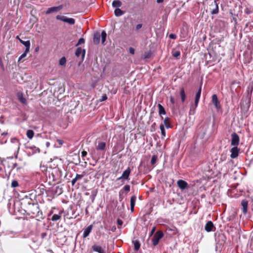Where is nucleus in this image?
<instances>
[{
  "instance_id": "f257e3e1",
  "label": "nucleus",
  "mask_w": 253,
  "mask_h": 253,
  "mask_svg": "<svg viewBox=\"0 0 253 253\" xmlns=\"http://www.w3.org/2000/svg\"><path fill=\"white\" fill-rule=\"evenodd\" d=\"M26 211L29 215L32 217H35L38 216L40 212L39 206L38 204L28 203Z\"/></svg>"
},
{
  "instance_id": "f03ea898",
  "label": "nucleus",
  "mask_w": 253,
  "mask_h": 253,
  "mask_svg": "<svg viewBox=\"0 0 253 253\" xmlns=\"http://www.w3.org/2000/svg\"><path fill=\"white\" fill-rule=\"evenodd\" d=\"M130 172L131 169L128 167L125 171H124L121 176L118 177L117 179V180H121L123 184H124L125 180H128L129 179V176L130 175Z\"/></svg>"
},
{
  "instance_id": "7ed1b4c3",
  "label": "nucleus",
  "mask_w": 253,
  "mask_h": 253,
  "mask_svg": "<svg viewBox=\"0 0 253 253\" xmlns=\"http://www.w3.org/2000/svg\"><path fill=\"white\" fill-rule=\"evenodd\" d=\"M163 236L164 234L162 231H158L153 237L152 240L153 245L154 246L157 245L160 240L163 238Z\"/></svg>"
},
{
  "instance_id": "20e7f679",
  "label": "nucleus",
  "mask_w": 253,
  "mask_h": 253,
  "mask_svg": "<svg viewBox=\"0 0 253 253\" xmlns=\"http://www.w3.org/2000/svg\"><path fill=\"white\" fill-rule=\"evenodd\" d=\"M56 19L58 20H60L63 22L67 23L70 25H73L75 23V20L74 19L72 18H67L65 16H57Z\"/></svg>"
},
{
  "instance_id": "39448f33",
  "label": "nucleus",
  "mask_w": 253,
  "mask_h": 253,
  "mask_svg": "<svg viewBox=\"0 0 253 253\" xmlns=\"http://www.w3.org/2000/svg\"><path fill=\"white\" fill-rule=\"evenodd\" d=\"M211 12L212 14H216L218 12V3L216 0L212 1L210 4Z\"/></svg>"
},
{
  "instance_id": "423d86ee",
  "label": "nucleus",
  "mask_w": 253,
  "mask_h": 253,
  "mask_svg": "<svg viewBox=\"0 0 253 253\" xmlns=\"http://www.w3.org/2000/svg\"><path fill=\"white\" fill-rule=\"evenodd\" d=\"M239 143V137L238 134L235 132L231 134V144L234 146H238Z\"/></svg>"
},
{
  "instance_id": "0eeeda50",
  "label": "nucleus",
  "mask_w": 253,
  "mask_h": 253,
  "mask_svg": "<svg viewBox=\"0 0 253 253\" xmlns=\"http://www.w3.org/2000/svg\"><path fill=\"white\" fill-rule=\"evenodd\" d=\"M63 7L62 5H60L58 6H54V7H51L50 8H48L46 11L45 12V13L46 14H48L51 13L53 12H57L58 11L60 10Z\"/></svg>"
},
{
  "instance_id": "6e6552de",
  "label": "nucleus",
  "mask_w": 253,
  "mask_h": 253,
  "mask_svg": "<svg viewBox=\"0 0 253 253\" xmlns=\"http://www.w3.org/2000/svg\"><path fill=\"white\" fill-rule=\"evenodd\" d=\"M239 149L237 146H234L230 150L231 155L230 157L232 159L236 158L239 154Z\"/></svg>"
},
{
  "instance_id": "1a4fd4ad",
  "label": "nucleus",
  "mask_w": 253,
  "mask_h": 253,
  "mask_svg": "<svg viewBox=\"0 0 253 253\" xmlns=\"http://www.w3.org/2000/svg\"><path fill=\"white\" fill-rule=\"evenodd\" d=\"M201 91H202V84L200 85V87L196 94L195 98V107H197L198 106V104L200 98V96H201Z\"/></svg>"
},
{
  "instance_id": "9d476101",
  "label": "nucleus",
  "mask_w": 253,
  "mask_h": 253,
  "mask_svg": "<svg viewBox=\"0 0 253 253\" xmlns=\"http://www.w3.org/2000/svg\"><path fill=\"white\" fill-rule=\"evenodd\" d=\"M177 183L178 187L182 190L188 188V183L184 180H179Z\"/></svg>"
},
{
  "instance_id": "9b49d317",
  "label": "nucleus",
  "mask_w": 253,
  "mask_h": 253,
  "mask_svg": "<svg viewBox=\"0 0 253 253\" xmlns=\"http://www.w3.org/2000/svg\"><path fill=\"white\" fill-rule=\"evenodd\" d=\"M212 102L215 105L217 109L220 108V103L218 100L217 96L216 94H213L212 96Z\"/></svg>"
},
{
  "instance_id": "f8f14e48",
  "label": "nucleus",
  "mask_w": 253,
  "mask_h": 253,
  "mask_svg": "<svg viewBox=\"0 0 253 253\" xmlns=\"http://www.w3.org/2000/svg\"><path fill=\"white\" fill-rule=\"evenodd\" d=\"M92 228H93V225H90L89 226H88L87 227H86V228H85L84 229V233H83V237L84 238L87 237L89 235V234H90V233L91 232V231L92 229Z\"/></svg>"
},
{
  "instance_id": "ddd939ff",
  "label": "nucleus",
  "mask_w": 253,
  "mask_h": 253,
  "mask_svg": "<svg viewBox=\"0 0 253 253\" xmlns=\"http://www.w3.org/2000/svg\"><path fill=\"white\" fill-rule=\"evenodd\" d=\"M19 42L25 46L26 48L25 50H26V52H29L31 45L30 41H24L21 39H19Z\"/></svg>"
},
{
  "instance_id": "4468645a",
  "label": "nucleus",
  "mask_w": 253,
  "mask_h": 253,
  "mask_svg": "<svg viewBox=\"0 0 253 253\" xmlns=\"http://www.w3.org/2000/svg\"><path fill=\"white\" fill-rule=\"evenodd\" d=\"M214 227L213 223L211 221H209L207 222L205 229L206 231L209 232L212 231V228Z\"/></svg>"
},
{
  "instance_id": "2eb2a0df",
  "label": "nucleus",
  "mask_w": 253,
  "mask_h": 253,
  "mask_svg": "<svg viewBox=\"0 0 253 253\" xmlns=\"http://www.w3.org/2000/svg\"><path fill=\"white\" fill-rule=\"evenodd\" d=\"M92 250L93 251L98 253H105L102 248L100 246L94 245L92 246Z\"/></svg>"
},
{
  "instance_id": "dca6fc26",
  "label": "nucleus",
  "mask_w": 253,
  "mask_h": 253,
  "mask_svg": "<svg viewBox=\"0 0 253 253\" xmlns=\"http://www.w3.org/2000/svg\"><path fill=\"white\" fill-rule=\"evenodd\" d=\"M106 147V143L105 142L99 141L96 145V149L98 150L103 151Z\"/></svg>"
},
{
  "instance_id": "f3484780",
  "label": "nucleus",
  "mask_w": 253,
  "mask_h": 253,
  "mask_svg": "<svg viewBox=\"0 0 253 253\" xmlns=\"http://www.w3.org/2000/svg\"><path fill=\"white\" fill-rule=\"evenodd\" d=\"M248 202L246 200H243L241 202V206L242 207V210L244 213H246L248 210Z\"/></svg>"
},
{
  "instance_id": "a211bd4d",
  "label": "nucleus",
  "mask_w": 253,
  "mask_h": 253,
  "mask_svg": "<svg viewBox=\"0 0 253 253\" xmlns=\"http://www.w3.org/2000/svg\"><path fill=\"white\" fill-rule=\"evenodd\" d=\"M75 54L77 57H79L81 54L83 57H84L85 55V50H82L81 47H79L77 49Z\"/></svg>"
},
{
  "instance_id": "6ab92c4d",
  "label": "nucleus",
  "mask_w": 253,
  "mask_h": 253,
  "mask_svg": "<svg viewBox=\"0 0 253 253\" xmlns=\"http://www.w3.org/2000/svg\"><path fill=\"white\" fill-rule=\"evenodd\" d=\"M136 200V197L135 196H132L130 198V210L131 212H133L134 211Z\"/></svg>"
},
{
  "instance_id": "aec40b11",
  "label": "nucleus",
  "mask_w": 253,
  "mask_h": 253,
  "mask_svg": "<svg viewBox=\"0 0 253 253\" xmlns=\"http://www.w3.org/2000/svg\"><path fill=\"white\" fill-rule=\"evenodd\" d=\"M100 35L99 33H96L94 35L93 42L94 44H98L100 42Z\"/></svg>"
},
{
  "instance_id": "412c9836",
  "label": "nucleus",
  "mask_w": 253,
  "mask_h": 253,
  "mask_svg": "<svg viewBox=\"0 0 253 253\" xmlns=\"http://www.w3.org/2000/svg\"><path fill=\"white\" fill-rule=\"evenodd\" d=\"M18 100L23 104H26L27 102L26 99L23 97L22 93H18L17 94Z\"/></svg>"
},
{
  "instance_id": "4be33fe9",
  "label": "nucleus",
  "mask_w": 253,
  "mask_h": 253,
  "mask_svg": "<svg viewBox=\"0 0 253 253\" xmlns=\"http://www.w3.org/2000/svg\"><path fill=\"white\" fill-rule=\"evenodd\" d=\"M159 113L160 115H165L166 112L164 107L160 104H158Z\"/></svg>"
},
{
  "instance_id": "5701e85b",
  "label": "nucleus",
  "mask_w": 253,
  "mask_h": 253,
  "mask_svg": "<svg viewBox=\"0 0 253 253\" xmlns=\"http://www.w3.org/2000/svg\"><path fill=\"white\" fill-rule=\"evenodd\" d=\"M122 4V2L120 0H115L112 2V6L118 8L121 6Z\"/></svg>"
},
{
  "instance_id": "b1692460",
  "label": "nucleus",
  "mask_w": 253,
  "mask_h": 253,
  "mask_svg": "<svg viewBox=\"0 0 253 253\" xmlns=\"http://www.w3.org/2000/svg\"><path fill=\"white\" fill-rule=\"evenodd\" d=\"M180 94L181 98V101L182 102H184L186 99V94L183 88H180Z\"/></svg>"
},
{
  "instance_id": "393cba45",
  "label": "nucleus",
  "mask_w": 253,
  "mask_h": 253,
  "mask_svg": "<svg viewBox=\"0 0 253 253\" xmlns=\"http://www.w3.org/2000/svg\"><path fill=\"white\" fill-rule=\"evenodd\" d=\"M114 13L116 16H120L124 14V12L121 9L118 8L115 10Z\"/></svg>"
},
{
  "instance_id": "a878e982",
  "label": "nucleus",
  "mask_w": 253,
  "mask_h": 253,
  "mask_svg": "<svg viewBox=\"0 0 253 253\" xmlns=\"http://www.w3.org/2000/svg\"><path fill=\"white\" fill-rule=\"evenodd\" d=\"M160 128L161 131V134H162V138L164 139V137L166 135V131H165V129L164 125L163 124H161L160 125Z\"/></svg>"
},
{
  "instance_id": "bb28decb",
  "label": "nucleus",
  "mask_w": 253,
  "mask_h": 253,
  "mask_svg": "<svg viewBox=\"0 0 253 253\" xmlns=\"http://www.w3.org/2000/svg\"><path fill=\"white\" fill-rule=\"evenodd\" d=\"M34 135V132L32 130L29 129L27 131L26 135L29 139H32Z\"/></svg>"
},
{
  "instance_id": "cd10ccee",
  "label": "nucleus",
  "mask_w": 253,
  "mask_h": 253,
  "mask_svg": "<svg viewBox=\"0 0 253 253\" xmlns=\"http://www.w3.org/2000/svg\"><path fill=\"white\" fill-rule=\"evenodd\" d=\"M164 125H165L167 128L170 127V122L169 118L167 117L164 119Z\"/></svg>"
},
{
  "instance_id": "c85d7f7f",
  "label": "nucleus",
  "mask_w": 253,
  "mask_h": 253,
  "mask_svg": "<svg viewBox=\"0 0 253 253\" xmlns=\"http://www.w3.org/2000/svg\"><path fill=\"white\" fill-rule=\"evenodd\" d=\"M133 243L134 244V249L137 251H138L140 247L139 242L138 240H135L133 241Z\"/></svg>"
},
{
  "instance_id": "c756f323",
  "label": "nucleus",
  "mask_w": 253,
  "mask_h": 253,
  "mask_svg": "<svg viewBox=\"0 0 253 253\" xmlns=\"http://www.w3.org/2000/svg\"><path fill=\"white\" fill-rule=\"evenodd\" d=\"M101 36L102 43L104 44L105 41H106V36H107V34H106L105 31H103L102 32Z\"/></svg>"
},
{
  "instance_id": "7c9ffc66",
  "label": "nucleus",
  "mask_w": 253,
  "mask_h": 253,
  "mask_svg": "<svg viewBox=\"0 0 253 253\" xmlns=\"http://www.w3.org/2000/svg\"><path fill=\"white\" fill-rule=\"evenodd\" d=\"M61 217V216L60 214H54L51 217V220L53 221H55L60 219Z\"/></svg>"
},
{
  "instance_id": "2f4dec72",
  "label": "nucleus",
  "mask_w": 253,
  "mask_h": 253,
  "mask_svg": "<svg viewBox=\"0 0 253 253\" xmlns=\"http://www.w3.org/2000/svg\"><path fill=\"white\" fill-rule=\"evenodd\" d=\"M11 141L12 143H15L18 147V149H19L20 143L17 139H16V138H13L11 139Z\"/></svg>"
},
{
  "instance_id": "473e14b6",
  "label": "nucleus",
  "mask_w": 253,
  "mask_h": 253,
  "mask_svg": "<svg viewBox=\"0 0 253 253\" xmlns=\"http://www.w3.org/2000/svg\"><path fill=\"white\" fill-rule=\"evenodd\" d=\"M172 54L174 57L178 58L180 55V52L177 50H173L172 52Z\"/></svg>"
},
{
  "instance_id": "72a5a7b5",
  "label": "nucleus",
  "mask_w": 253,
  "mask_h": 253,
  "mask_svg": "<svg viewBox=\"0 0 253 253\" xmlns=\"http://www.w3.org/2000/svg\"><path fill=\"white\" fill-rule=\"evenodd\" d=\"M66 63V59L65 57H62L59 60V64L61 66L65 65Z\"/></svg>"
},
{
  "instance_id": "f704fd0d",
  "label": "nucleus",
  "mask_w": 253,
  "mask_h": 253,
  "mask_svg": "<svg viewBox=\"0 0 253 253\" xmlns=\"http://www.w3.org/2000/svg\"><path fill=\"white\" fill-rule=\"evenodd\" d=\"M28 52H26V50H25L24 53L19 57L18 62H20L23 58L27 56V54Z\"/></svg>"
},
{
  "instance_id": "c9c22d12",
  "label": "nucleus",
  "mask_w": 253,
  "mask_h": 253,
  "mask_svg": "<svg viewBox=\"0 0 253 253\" xmlns=\"http://www.w3.org/2000/svg\"><path fill=\"white\" fill-rule=\"evenodd\" d=\"M19 186V184L17 181L13 180L11 182V187H16Z\"/></svg>"
},
{
  "instance_id": "e433bc0d",
  "label": "nucleus",
  "mask_w": 253,
  "mask_h": 253,
  "mask_svg": "<svg viewBox=\"0 0 253 253\" xmlns=\"http://www.w3.org/2000/svg\"><path fill=\"white\" fill-rule=\"evenodd\" d=\"M124 191H125L127 192H129L130 191V186L128 185H126L124 188L123 189H122Z\"/></svg>"
},
{
  "instance_id": "4c0bfd02",
  "label": "nucleus",
  "mask_w": 253,
  "mask_h": 253,
  "mask_svg": "<svg viewBox=\"0 0 253 253\" xmlns=\"http://www.w3.org/2000/svg\"><path fill=\"white\" fill-rule=\"evenodd\" d=\"M123 190H121L119 191V200H120V201H122L124 199V197L123 196Z\"/></svg>"
},
{
  "instance_id": "58836bf2",
  "label": "nucleus",
  "mask_w": 253,
  "mask_h": 253,
  "mask_svg": "<svg viewBox=\"0 0 253 253\" xmlns=\"http://www.w3.org/2000/svg\"><path fill=\"white\" fill-rule=\"evenodd\" d=\"M13 168L16 169V170L18 171L22 168V167H19L17 163H15L13 165Z\"/></svg>"
},
{
  "instance_id": "ea45409f",
  "label": "nucleus",
  "mask_w": 253,
  "mask_h": 253,
  "mask_svg": "<svg viewBox=\"0 0 253 253\" xmlns=\"http://www.w3.org/2000/svg\"><path fill=\"white\" fill-rule=\"evenodd\" d=\"M84 42V40L83 38H80L76 44V46H78L80 44H83Z\"/></svg>"
},
{
  "instance_id": "a19ab883",
  "label": "nucleus",
  "mask_w": 253,
  "mask_h": 253,
  "mask_svg": "<svg viewBox=\"0 0 253 253\" xmlns=\"http://www.w3.org/2000/svg\"><path fill=\"white\" fill-rule=\"evenodd\" d=\"M157 160V157L156 156H153L151 159V163L152 165H154Z\"/></svg>"
},
{
  "instance_id": "79ce46f5",
  "label": "nucleus",
  "mask_w": 253,
  "mask_h": 253,
  "mask_svg": "<svg viewBox=\"0 0 253 253\" xmlns=\"http://www.w3.org/2000/svg\"><path fill=\"white\" fill-rule=\"evenodd\" d=\"M83 175L77 174L76 177H75L77 180L81 179L83 178Z\"/></svg>"
},
{
  "instance_id": "37998d69",
  "label": "nucleus",
  "mask_w": 253,
  "mask_h": 253,
  "mask_svg": "<svg viewBox=\"0 0 253 253\" xmlns=\"http://www.w3.org/2000/svg\"><path fill=\"white\" fill-rule=\"evenodd\" d=\"M169 38L171 39H175L176 38V36L174 34H171L169 35Z\"/></svg>"
},
{
  "instance_id": "c03bdc74",
  "label": "nucleus",
  "mask_w": 253,
  "mask_h": 253,
  "mask_svg": "<svg viewBox=\"0 0 253 253\" xmlns=\"http://www.w3.org/2000/svg\"><path fill=\"white\" fill-rule=\"evenodd\" d=\"M142 27V25L141 24H138L136 25V28H135V30L136 31L139 30L140 29H141Z\"/></svg>"
},
{
  "instance_id": "a18cd8bd",
  "label": "nucleus",
  "mask_w": 253,
  "mask_h": 253,
  "mask_svg": "<svg viewBox=\"0 0 253 253\" xmlns=\"http://www.w3.org/2000/svg\"><path fill=\"white\" fill-rule=\"evenodd\" d=\"M170 102L173 105L175 103L174 99V98L172 96H170Z\"/></svg>"
},
{
  "instance_id": "49530a36",
  "label": "nucleus",
  "mask_w": 253,
  "mask_h": 253,
  "mask_svg": "<svg viewBox=\"0 0 253 253\" xmlns=\"http://www.w3.org/2000/svg\"><path fill=\"white\" fill-rule=\"evenodd\" d=\"M129 50V52L130 54H134L135 50H134V48H133L132 47H130Z\"/></svg>"
},
{
  "instance_id": "de8ad7c7",
  "label": "nucleus",
  "mask_w": 253,
  "mask_h": 253,
  "mask_svg": "<svg viewBox=\"0 0 253 253\" xmlns=\"http://www.w3.org/2000/svg\"><path fill=\"white\" fill-rule=\"evenodd\" d=\"M155 230H156V227H153V228H152V229L151 231V233L150 234V236H151L154 234V232L155 231Z\"/></svg>"
},
{
  "instance_id": "09e8293b",
  "label": "nucleus",
  "mask_w": 253,
  "mask_h": 253,
  "mask_svg": "<svg viewBox=\"0 0 253 253\" xmlns=\"http://www.w3.org/2000/svg\"><path fill=\"white\" fill-rule=\"evenodd\" d=\"M86 155H87V152L85 151H82V156L83 157H84L86 156Z\"/></svg>"
},
{
  "instance_id": "8fccbe9b",
  "label": "nucleus",
  "mask_w": 253,
  "mask_h": 253,
  "mask_svg": "<svg viewBox=\"0 0 253 253\" xmlns=\"http://www.w3.org/2000/svg\"><path fill=\"white\" fill-rule=\"evenodd\" d=\"M107 96L106 95H104L103 96H102L101 101H103L106 100L107 99Z\"/></svg>"
},
{
  "instance_id": "3c124183",
  "label": "nucleus",
  "mask_w": 253,
  "mask_h": 253,
  "mask_svg": "<svg viewBox=\"0 0 253 253\" xmlns=\"http://www.w3.org/2000/svg\"><path fill=\"white\" fill-rule=\"evenodd\" d=\"M77 181V180L75 178H73L71 181L72 185H74Z\"/></svg>"
},
{
  "instance_id": "603ef678",
  "label": "nucleus",
  "mask_w": 253,
  "mask_h": 253,
  "mask_svg": "<svg viewBox=\"0 0 253 253\" xmlns=\"http://www.w3.org/2000/svg\"><path fill=\"white\" fill-rule=\"evenodd\" d=\"M117 223L119 225H122L123 224V221L121 219H118Z\"/></svg>"
},
{
  "instance_id": "864d4df0",
  "label": "nucleus",
  "mask_w": 253,
  "mask_h": 253,
  "mask_svg": "<svg viewBox=\"0 0 253 253\" xmlns=\"http://www.w3.org/2000/svg\"><path fill=\"white\" fill-rule=\"evenodd\" d=\"M164 1V0H157V2L159 3H162Z\"/></svg>"
},
{
  "instance_id": "5fc2aeb1",
  "label": "nucleus",
  "mask_w": 253,
  "mask_h": 253,
  "mask_svg": "<svg viewBox=\"0 0 253 253\" xmlns=\"http://www.w3.org/2000/svg\"><path fill=\"white\" fill-rule=\"evenodd\" d=\"M245 12H246V13L247 14H250V11H249V9H246Z\"/></svg>"
},
{
  "instance_id": "6e6d98bb",
  "label": "nucleus",
  "mask_w": 253,
  "mask_h": 253,
  "mask_svg": "<svg viewBox=\"0 0 253 253\" xmlns=\"http://www.w3.org/2000/svg\"><path fill=\"white\" fill-rule=\"evenodd\" d=\"M49 142H47L46 143V145L47 146V147H48L49 146Z\"/></svg>"
},
{
  "instance_id": "4d7b16f0",
  "label": "nucleus",
  "mask_w": 253,
  "mask_h": 253,
  "mask_svg": "<svg viewBox=\"0 0 253 253\" xmlns=\"http://www.w3.org/2000/svg\"><path fill=\"white\" fill-rule=\"evenodd\" d=\"M16 39L18 40L19 41V39H21L19 38V36H17L16 37Z\"/></svg>"
},
{
  "instance_id": "13d9d810",
  "label": "nucleus",
  "mask_w": 253,
  "mask_h": 253,
  "mask_svg": "<svg viewBox=\"0 0 253 253\" xmlns=\"http://www.w3.org/2000/svg\"><path fill=\"white\" fill-rule=\"evenodd\" d=\"M7 134V133H3L1 134V135H5V134Z\"/></svg>"
},
{
  "instance_id": "bf43d9fd",
  "label": "nucleus",
  "mask_w": 253,
  "mask_h": 253,
  "mask_svg": "<svg viewBox=\"0 0 253 253\" xmlns=\"http://www.w3.org/2000/svg\"><path fill=\"white\" fill-rule=\"evenodd\" d=\"M59 143H60V144H61V143H61V140L59 141Z\"/></svg>"
}]
</instances>
